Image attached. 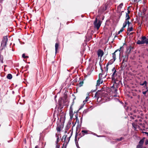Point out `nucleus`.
I'll use <instances>...</instances> for the list:
<instances>
[{
    "mask_svg": "<svg viewBox=\"0 0 148 148\" xmlns=\"http://www.w3.org/2000/svg\"><path fill=\"white\" fill-rule=\"evenodd\" d=\"M83 81H80L79 82V86L81 87L82 86V85H83Z\"/></svg>",
    "mask_w": 148,
    "mask_h": 148,
    "instance_id": "a211bd4d",
    "label": "nucleus"
},
{
    "mask_svg": "<svg viewBox=\"0 0 148 148\" xmlns=\"http://www.w3.org/2000/svg\"><path fill=\"white\" fill-rule=\"evenodd\" d=\"M122 47H121V48L119 49H117L116 50L115 52H114V53H112V57H113V60L112 61V63H111L110 62V61L107 64V65H106V68H105V70L107 72L108 71V68L107 67V66H108V65H109V64H112V63H113V62H114L115 61V60L116 59V53L118 51L119 52H118V55H120V50H121V48Z\"/></svg>",
    "mask_w": 148,
    "mask_h": 148,
    "instance_id": "f257e3e1",
    "label": "nucleus"
},
{
    "mask_svg": "<svg viewBox=\"0 0 148 148\" xmlns=\"http://www.w3.org/2000/svg\"><path fill=\"white\" fill-rule=\"evenodd\" d=\"M2 0H0V3H2Z\"/></svg>",
    "mask_w": 148,
    "mask_h": 148,
    "instance_id": "58836bf2",
    "label": "nucleus"
},
{
    "mask_svg": "<svg viewBox=\"0 0 148 148\" xmlns=\"http://www.w3.org/2000/svg\"><path fill=\"white\" fill-rule=\"evenodd\" d=\"M114 97H116V95H114Z\"/></svg>",
    "mask_w": 148,
    "mask_h": 148,
    "instance_id": "37998d69",
    "label": "nucleus"
},
{
    "mask_svg": "<svg viewBox=\"0 0 148 148\" xmlns=\"http://www.w3.org/2000/svg\"><path fill=\"white\" fill-rule=\"evenodd\" d=\"M143 148H146V147H144Z\"/></svg>",
    "mask_w": 148,
    "mask_h": 148,
    "instance_id": "49530a36",
    "label": "nucleus"
},
{
    "mask_svg": "<svg viewBox=\"0 0 148 148\" xmlns=\"http://www.w3.org/2000/svg\"><path fill=\"white\" fill-rule=\"evenodd\" d=\"M123 3H121L118 6V8H122V6H123Z\"/></svg>",
    "mask_w": 148,
    "mask_h": 148,
    "instance_id": "412c9836",
    "label": "nucleus"
},
{
    "mask_svg": "<svg viewBox=\"0 0 148 148\" xmlns=\"http://www.w3.org/2000/svg\"><path fill=\"white\" fill-rule=\"evenodd\" d=\"M132 125H133V126L134 127L135 129H136V128L135 126H134V125L133 124H132Z\"/></svg>",
    "mask_w": 148,
    "mask_h": 148,
    "instance_id": "ea45409f",
    "label": "nucleus"
},
{
    "mask_svg": "<svg viewBox=\"0 0 148 148\" xmlns=\"http://www.w3.org/2000/svg\"><path fill=\"white\" fill-rule=\"evenodd\" d=\"M96 94H95V96H96Z\"/></svg>",
    "mask_w": 148,
    "mask_h": 148,
    "instance_id": "c03bdc74",
    "label": "nucleus"
},
{
    "mask_svg": "<svg viewBox=\"0 0 148 148\" xmlns=\"http://www.w3.org/2000/svg\"><path fill=\"white\" fill-rule=\"evenodd\" d=\"M59 140H60L59 138V137H58V138H57V140H56V145H58V143L59 142Z\"/></svg>",
    "mask_w": 148,
    "mask_h": 148,
    "instance_id": "b1692460",
    "label": "nucleus"
},
{
    "mask_svg": "<svg viewBox=\"0 0 148 148\" xmlns=\"http://www.w3.org/2000/svg\"><path fill=\"white\" fill-rule=\"evenodd\" d=\"M8 40L7 36H5L3 37V39L2 41L1 47V50L3 49L6 47Z\"/></svg>",
    "mask_w": 148,
    "mask_h": 148,
    "instance_id": "f03ea898",
    "label": "nucleus"
},
{
    "mask_svg": "<svg viewBox=\"0 0 148 148\" xmlns=\"http://www.w3.org/2000/svg\"><path fill=\"white\" fill-rule=\"evenodd\" d=\"M22 57L24 58H28V56H25V55L24 53L22 55Z\"/></svg>",
    "mask_w": 148,
    "mask_h": 148,
    "instance_id": "4be33fe9",
    "label": "nucleus"
},
{
    "mask_svg": "<svg viewBox=\"0 0 148 148\" xmlns=\"http://www.w3.org/2000/svg\"><path fill=\"white\" fill-rule=\"evenodd\" d=\"M57 129L58 131H60V128L59 126L57 127Z\"/></svg>",
    "mask_w": 148,
    "mask_h": 148,
    "instance_id": "c756f323",
    "label": "nucleus"
},
{
    "mask_svg": "<svg viewBox=\"0 0 148 148\" xmlns=\"http://www.w3.org/2000/svg\"><path fill=\"white\" fill-rule=\"evenodd\" d=\"M127 51H128V53H129L131 51V48H127Z\"/></svg>",
    "mask_w": 148,
    "mask_h": 148,
    "instance_id": "bb28decb",
    "label": "nucleus"
},
{
    "mask_svg": "<svg viewBox=\"0 0 148 148\" xmlns=\"http://www.w3.org/2000/svg\"><path fill=\"white\" fill-rule=\"evenodd\" d=\"M133 30V28L132 27H128L127 29V31H129L130 32L132 31Z\"/></svg>",
    "mask_w": 148,
    "mask_h": 148,
    "instance_id": "2eb2a0df",
    "label": "nucleus"
},
{
    "mask_svg": "<svg viewBox=\"0 0 148 148\" xmlns=\"http://www.w3.org/2000/svg\"><path fill=\"white\" fill-rule=\"evenodd\" d=\"M0 60L1 62L2 63H3V58H1V56L0 58Z\"/></svg>",
    "mask_w": 148,
    "mask_h": 148,
    "instance_id": "cd10ccee",
    "label": "nucleus"
},
{
    "mask_svg": "<svg viewBox=\"0 0 148 148\" xmlns=\"http://www.w3.org/2000/svg\"><path fill=\"white\" fill-rule=\"evenodd\" d=\"M145 143L146 145H147L148 144V140L146 141L145 142Z\"/></svg>",
    "mask_w": 148,
    "mask_h": 148,
    "instance_id": "72a5a7b5",
    "label": "nucleus"
},
{
    "mask_svg": "<svg viewBox=\"0 0 148 148\" xmlns=\"http://www.w3.org/2000/svg\"><path fill=\"white\" fill-rule=\"evenodd\" d=\"M146 91H147V92L148 91V89H147V90Z\"/></svg>",
    "mask_w": 148,
    "mask_h": 148,
    "instance_id": "79ce46f5",
    "label": "nucleus"
},
{
    "mask_svg": "<svg viewBox=\"0 0 148 148\" xmlns=\"http://www.w3.org/2000/svg\"><path fill=\"white\" fill-rule=\"evenodd\" d=\"M117 90L116 89H115V92H117Z\"/></svg>",
    "mask_w": 148,
    "mask_h": 148,
    "instance_id": "a19ab883",
    "label": "nucleus"
},
{
    "mask_svg": "<svg viewBox=\"0 0 148 148\" xmlns=\"http://www.w3.org/2000/svg\"><path fill=\"white\" fill-rule=\"evenodd\" d=\"M126 19L125 21H129L128 20L130 18V17L128 13H126Z\"/></svg>",
    "mask_w": 148,
    "mask_h": 148,
    "instance_id": "f8f14e48",
    "label": "nucleus"
},
{
    "mask_svg": "<svg viewBox=\"0 0 148 148\" xmlns=\"http://www.w3.org/2000/svg\"><path fill=\"white\" fill-rule=\"evenodd\" d=\"M141 39V40H138L137 43L138 44H143L144 43L148 44V39L146 38L145 36H142Z\"/></svg>",
    "mask_w": 148,
    "mask_h": 148,
    "instance_id": "7ed1b4c3",
    "label": "nucleus"
},
{
    "mask_svg": "<svg viewBox=\"0 0 148 148\" xmlns=\"http://www.w3.org/2000/svg\"><path fill=\"white\" fill-rule=\"evenodd\" d=\"M130 23L129 22V21H125L123 24V28L125 27L127 24H128V26H129Z\"/></svg>",
    "mask_w": 148,
    "mask_h": 148,
    "instance_id": "6e6552de",
    "label": "nucleus"
},
{
    "mask_svg": "<svg viewBox=\"0 0 148 148\" xmlns=\"http://www.w3.org/2000/svg\"><path fill=\"white\" fill-rule=\"evenodd\" d=\"M145 139V138H143L142 139H141L139 143V144L143 146V144L144 143Z\"/></svg>",
    "mask_w": 148,
    "mask_h": 148,
    "instance_id": "9d476101",
    "label": "nucleus"
},
{
    "mask_svg": "<svg viewBox=\"0 0 148 148\" xmlns=\"http://www.w3.org/2000/svg\"><path fill=\"white\" fill-rule=\"evenodd\" d=\"M89 97H87L86 98V99L85 101H83V102L84 103H85V102H86L88 100V99H89Z\"/></svg>",
    "mask_w": 148,
    "mask_h": 148,
    "instance_id": "6ab92c4d",
    "label": "nucleus"
},
{
    "mask_svg": "<svg viewBox=\"0 0 148 148\" xmlns=\"http://www.w3.org/2000/svg\"><path fill=\"white\" fill-rule=\"evenodd\" d=\"M59 47V44L58 43H56L55 44V51L56 53L57 51L58 50V47Z\"/></svg>",
    "mask_w": 148,
    "mask_h": 148,
    "instance_id": "ddd939ff",
    "label": "nucleus"
},
{
    "mask_svg": "<svg viewBox=\"0 0 148 148\" xmlns=\"http://www.w3.org/2000/svg\"><path fill=\"white\" fill-rule=\"evenodd\" d=\"M97 54L99 57H100L101 58L103 54V51L99 49L98 50Z\"/></svg>",
    "mask_w": 148,
    "mask_h": 148,
    "instance_id": "0eeeda50",
    "label": "nucleus"
},
{
    "mask_svg": "<svg viewBox=\"0 0 148 148\" xmlns=\"http://www.w3.org/2000/svg\"><path fill=\"white\" fill-rule=\"evenodd\" d=\"M7 78L8 79H11L12 78V76L11 74H9L7 76Z\"/></svg>",
    "mask_w": 148,
    "mask_h": 148,
    "instance_id": "4468645a",
    "label": "nucleus"
},
{
    "mask_svg": "<svg viewBox=\"0 0 148 148\" xmlns=\"http://www.w3.org/2000/svg\"><path fill=\"white\" fill-rule=\"evenodd\" d=\"M66 137H67V136H66V135H64L63 136V138H64V141L66 143V144H67L68 143V142H69V138L70 137H69V138H67V139L68 140V142H67L66 141Z\"/></svg>",
    "mask_w": 148,
    "mask_h": 148,
    "instance_id": "9b49d317",
    "label": "nucleus"
},
{
    "mask_svg": "<svg viewBox=\"0 0 148 148\" xmlns=\"http://www.w3.org/2000/svg\"><path fill=\"white\" fill-rule=\"evenodd\" d=\"M123 139V137H121L120 138L117 139L116 140L117 141H121Z\"/></svg>",
    "mask_w": 148,
    "mask_h": 148,
    "instance_id": "a878e982",
    "label": "nucleus"
},
{
    "mask_svg": "<svg viewBox=\"0 0 148 148\" xmlns=\"http://www.w3.org/2000/svg\"><path fill=\"white\" fill-rule=\"evenodd\" d=\"M89 97H87L86 98V99L85 101H83V102L84 103H85V102H86L88 100V99H89Z\"/></svg>",
    "mask_w": 148,
    "mask_h": 148,
    "instance_id": "aec40b11",
    "label": "nucleus"
},
{
    "mask_svg": "<svg viewBox=\"0 0 148 148\" xmlns=\"http://www.w3.org/2000/svg\"><path fill=\"white\" fill-rule=\"evenodd\" d=\"M82 132L83 133H87V131L86 130H83L82 131Z\"/></svg>",
    "mask_w": 148,
    "mask_h": 148,
    "instance_id": "c85d7f7f",
    "label": "nucleus"
},
{
    "mask_svg": "<svg viewBox=\"0 0 148 148\" xmlns=\"http://www.w3.org/2000/svg\"><path fill=\"white\" fill-rule=\"evenodd\" d=\"M130 12V11L128 10L127 11V13H126V14L128 13V14Z\"/></svg>",
    "mask_w": 148,
    "mask_h": 148,
    "instance_id": "c9c22d12",
    "label": "nucleus"
},
{
    "mask_svg": "<svg viewBox=\"0 0 148 148\" xmlns=\"http://www.w3.org/2000/svg\"><path fill=\"white\" fill-rule=\"evenodd\" d=\"M35 148H39L38 146V145H36L35 147Z\"/></svg>",
    "mask_w": 148,
    "mask_h": 148,
    "instance_id": "f704fd0d",
    "label": "nucleus"
},
{
    "mask_svg": "<svg viewBox=\"0 0 148 148\" xmlns=\"http://www.w3.org/2000/svg\"><path fill=\"white\" fill-rule=\"evenodd\" d=\"M147 82L146 81H144L143 83L142 84H140V85L142 86H143L144 85H145V86H147Z\"/></svg>",
    "mask_w": 148,
    "mask_h": 148,
    "instance_id": "dca6fc26",
    "label": "nucleus"
},
{
    "mask_svg": "<svg viewBox=\"0 0 148 148\" xmlns=\"http://www.w3.org/2000/svg\"><path fill=\"white\" fill-rule=\"evenodd\" d=\"M145 133L147 134V135L148 136V133L147 132H145Z\"/></svg>",
    "mask_w": 148,
    "mask_h": 148,
    "instance_id": "4c0bfd02",
    "label": "nucleus"
},
{
    "mask_svg": "<svg viewBox=\"0 0 148 148\" xmlns=\"http://www.w3.org/2000/svg\"><path fill=\"white\" fill-rule=\"evenodd\" d=\"M102 75L101 73H100L99 75V79L97 81V86H99V85L102 83L103 82V80L102 79Z\"/></svg>",
    "mask_w": 148,
    "mask_h": 148,
    "instance_id": "423d86ee",
    "label": "nucleus"
},
{
    "mask_svg": "<svg viewBox=\"0 0 148 148\" xmlns=\"http://www.w3.org/2000/svg\"><path fill=\"white\" fill-rule=\"evenodd\" d=\"M60 148V145H56V148Z\"/></svg>",
    "mask_w": 148,
    "mask_h": 148,
    "instance_id": "7c9ffc66",
    "label": "nucleus"
},
{
    "mask_svg": "<svg viewBox=\"0 0 148 148\" xmlns=\"http://www.w3.org/2000/svg\"><path fill=\"white\" fill-rule=\"evenodd\" d=\"M142 147L143 146L138 144V145L137 146L136 148H142Z\"/></svg>",
    "mask_w": 148,
    "mask_h": 148,
    "instance_id": "5701e85b",
    "label": "nucleus"
},
{
    "mask_svg": "<svg viewBox=\"0 0 148 148\" xmlns=\"http://www.w3.org/2000/svg\"><path fill=\"white\" fill-rule=\"evenodd\" d=\"M92 134H93V135H95V136H97V137H99V136H98L96 134H95V133H92Z\"/></svg>",
    "mask_w": 148,
    "mask_h": 148,
    "instance_id": "2f4dec72",
    "label": "nucleus"
},
{
    "mask_svg": "<svg viewBox=\"0 0 148 148\" xmlns=\"http://www.w3.org/2000/svg\"><path fill=\"white\" fill-rule=\"evenodd\" d=\"M88 112V110H85L83 112V114H85Z\"/></svg>",
    "mask_w": 148,
    "mask_h": 148,
    "instance_id": "393cba45",
    "label": "nucleus"
},
{
    "mask_svg": "<svg viewBox=\"0 0 148 148\" xmlns=\"http://www.w3.org/2000/svg\"><path fill=\"white\" fill-rule=\"evenodd\" d=\"M124 28L123 27H122L120 29V30L118 32V34H120L121 32H122L124 30Z\"/></svg>",
    "mask_w": 148,
    "mask_h": 148,
    "instance_id": "f3484780",
    "label": "nucleus"
},
{
    "mask_svg": "<svg viewBox=\"0 0 148 148\" xmlns=\"http://www.w3.org/2000/svg\"><path fill=\"white\" fill-rule=\"evenodd\" d=\"M69 114L71 118H72L73 116V109L71 107V106L70 109L69 110Z\"/></svg>",
    "mask_w": 148,
    "mask_h": 148,
    "instance_id": "1a4fd4ad",
    "label": "nucleus"
},
{
    "mask_svg": "<svg viewBox=\"0 0 148 148\" xmlns=\"http://www.w3.org/2000/svg\"><path fill=\"white\" fill-rule=\"evenodd\" d=\"M147 89V87L146 88V89Z\"/></svg>",
    "mask_w": 148,
    "mask_h": 148,
    "instance_id": "a18cd8bd",
    "label": "nucleus"
},
{
    "mask_svg": "<svg viewBox=\"0 0 148 148\" xmlns=\"http://www.w3.org/2000/svg\"><path fill=\"white\" fill-rule=\"evenodd\" d=\"M112 71L113 72L112 75V79L113 80L115 79V77L117 76V74L116 73V71L115 67H114L112 69Z\"/></svg>",
    "mask_w": 148,
    "mask_h": 148,
    "instance_id": "39448f33",
    "label": "nucleus"
},
{
    "mask_svg": "<svg viewBox=\"0 0 148 148\" xmlns=\"http://www.w3.org/2000/svg\"><path fill=\"white\" fill-rule=\"evenodd\" d=\"M76 146L78 148H80L79 146L78 145H76Z\"/></svg>",
    "mask_w": 148,
    "mask_h": 148,
    "instance_id": "e433bc0d",
    "label": "nucleus"
},
{
    "mask_svg": "<svg viewBox=\"0 0 148 148\" xmlns=\"http://www.w3.org/2000/svg\"><path fill=\"white\" fill-rule=\"evenodd\" d=\"M101 22L100 20L98 21L97 18H96L94 22L95 27L98 30L101 25Z\"/></svg>",
    "mask_w": 148,
    "mask_h": 148,
    "instance_id": "20e7f679",
    "label": "nucleus"
},
{
    "mask_svg": "<svg viewBox=\"0 0 148 148\" xmlns=\"http://www.w3.org/2000/svg\"><path fill=\"white\" fill-rule=\"evenodd\" d=\"M147 92V91H145L144 92H143V94L144 95H145L146 93Z\"/></svg>",
    "mask_w": 148,
    "mask_h": 148,
    "instance_id": "473e14b6",
    "label": "nucleus"
}]
</instances>
